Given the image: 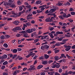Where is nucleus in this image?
Segmentation results:
<instances>
[{
    "label": "nucleus",
    "mask_w": 75,
    "mask_h": 75,
    "mask_svg": "<svg viewBox=\"0 0 75 75\" xmlns=\"http://www.w3.org/2000/svg\"><path fill=\"white\" fill-rule=\"evenodd\" d=\"M19 33H22V34H25L26 33V31H22L19 32Z\"/></svg>",
    "instance_id": "obj_36"
},
{
    "label": "nucleus",
    "mask_w": 75,
    "mask_h": 75,
    "mask_svg": "<svg viewBox=\"0 0 75 75\" xmlns=\"http://www.w3.org/2000/svg\"><path fill=\"white\" fill-rule=\"evenodd\" d=\"M0 38L1 39H4L5 38V36L4 35H2L1 36Z\"/></svg>",
    "instance_id": "obj_49"
},
{
    "label": "nucleus",
    "mask_w": 75,
    "mask_h": 75,
    "mask_svg": "<svg viewBox=\"0 0 75 75\" xmlns=\"http://www.w3.org/2000/svg\"><path fill=\"white\" fill-rule=\"evenodd\" d=\"M3 46L4 48H7L8 47V45L7 43H4L3 44Z\"/></svg>",
    "instance_id": "obj_17"
},
{
    "label": "nucleus",
    "mask_w": 75,
    "mask_h": 75,
    "mask_svg": "<svg viewBox=\"0 0 75 75\" xmlns=\"http://www.w3.org/2000/svg\"><path fill=\"white\" fill-rule=\"evenodd\" d=\"M68 41V39H63L62 40V42H66V41Z\"/></svg>",
    "instance_id": "obj_51"
},
{
    "label": "nucleus",
    "mask_w": 75,
    "mask_h": 75,
    "mask_svg": "<svg viewBox=\"0 0 75 75\" xmlns=\"http://www.w3.org/2000/svg\"><path fill=\"white\" fill-rule=\"evenodd\" d=\"M42 63L43 64H44V65H45V64H47V61H43L42 62Z\"/></svg>",
    "instance_id": "obj_29"
},
{
    "label": "nucleus",
    "mask_w": 75,
    "mask_h": 75,
    "mask_svg": "<svg viewBox=\"0 0 75 75\" xmlns=\"http://www.w3.org/2000/svg\"><path fill=\"white\" fill-rule=\"evenodd\" d=\"M60 67V64H59V63H57V62H56V67L57 68H59Z\"/></svg>",
    "instance_id": "obj_11"
},
{
    "label": "nucleus",
    "mask_w": 75,
    "mask_h": 75,
    "mask_svg": "<svg viewBox=\"0 0 75 75\" xmlns=\"http://www.w3.org/2000/svg\"><path fill=\"white\" fill-rule=\"evenodd\" d=\"M69 11H74V9L72 8H70V9L69 10Z\"/></svg>",
    "instance_id": "obj_43"
},
{
    "label": "nucleus",
    "mask_w": 75,
    "mask_h": 75,
    "mask_svg": "<svg viewBox=\"0 0 75 75\" xmlns=\"http://www.w3.org/2000/svg\"><path fill=\"white\" fill-rule=\"evenodd\" d=\"M42 33V31H39V32L38 33V35H40V34H41Z\"/></svg>",
    "instance_id": "obj_58"
},
{
    "label": "nucleus",
    "mask_w": 75,
    "mask_h": 75,
    "mask_svg": "<svg viewBox=\"0 0 75 75\" xmlns=\"http://www.w3.org/2000/svg\"><path fill=\"white\" fill-rule=\"evenodd\" d=\"M48 34L50 35V38H54V37L53 36V34H52L50 33H49Z\"/></svg>",
    "instance_id": "obj_14"
},
{
    "label": "nucleus",
    "mask_w": 75,
    "mask_h": 75,
    "mask_svg": "<svg viewBox=\"0 0 75 75\" xmlns=\"http://www.w3.org/2000/svg\"><path fill=\"white\" fill-rule=\"evenodd\" d=\"M60 44L59 42H57V44H55V46H59V45H60Z\"/></svg>",
    "instance_id": "obj_53"
},
{
    "label": "nucleus",
    "mask_w": 75,
    "mask_h": 75,
    "mask_svg": "<svg viewBox=\"0 0 75 75\" xmlns=\"http://www.w3.org/2000/svg\"><path fill=\"white\" fill-rule=\"evenodd\" d=\"M55 47V45H52L50 46V48H54Z\"/></svg>",
    "instance_id": "obj_27"
},
{
    "label": "nucleus",
    "mask_w": 75,
    "mask_h": 75,
    "mask_svg": "<svg viewBox=\"0 0 75 75\" xmlns=\"http://www.w3.org/2000/svg\"><path fill=\"white\" fill-rule=\"evenodd\" d=\"M39 40L38 39H36L35 40H34V42H33V43H34V44L36 43V42H38V41Z\"/></svg>",
    "instance_id": "obj_25"
},
{
    "label": "nucleus",
    "mask_w": 75,
    "mask_h": 75,
    "mask_svg": "<svg viewBox=\"0 0 75 75\" xmlns=\"http://www.w3.org/2000/svg\"><path fill=\"white\" fill-rule=\"evenodd\" d=\"M55 61H58L59 59V57L58 56H56L54 57Z\"/></svg>",
    "instance_id": "obj_15"
},
{
    "label": "nucleus",
    "mask_w": 75,
    "mask_h": 75,
    "mask_svg": "<svg viewBox=\"0 0 75 75\" xmlns=\"http://www.w3.org/2000/svg\"><path fill=\"white\" fill-rule=\"evenodd\" d=\"M32 15H33V14H29L28 15V16H27V17H31V16H32Z\"/></svg>",
    "instance_id": "obj_61"
},
{
    "label": "nucleus",
    "mask_w": 75,
    "mask_h": 75,
    "mask_svg": "<svg viewBox=\"0 0 75 75\" xmlns=\"http://www.w3.org/2000/svg\"><path fill=\"white\" fill-rule=\"evenodd\" d=\"M46 6H47V5H42L39 6V8H42V7H46Z\"/></svg>",
    "instance_id": "obj_41"
},
{
    "label": "nucleus",
    "mask_w": 75,
    "mask_h": 75,
    "mask_svg": "<svg viewBox=\"0 0 75 75\" xmlns=\"http://www.w3.org/2000/svg\"><path fill=\"white\" fill-rule=\"evenodd\" d=\"M36 50V48H35L30 50L29 51L30 52L31 51H34V50Z\"/></svg>",
    "instance_id": "obj_35"
},
{
    "label": "nucleus",
    "mask_w": 75,
    "mask_h": 75,
    "mask_svg": "<svg viewBox=\"0 0 75 75\" xmlns=\"http://www.w3.org/2000/svg\"><path fill=\"white\" fill-rule=\"evenodd\" d=\"M52 68H55L56 67V61L54 62L52 64Z\"/></svg>",
    "instance_id": "obj_8"
},
{
    "label": "nucleus",
    "mask_w": 75,
    "mask_h": 75,
    "mask_svg": "<svg viewBox=\"0 0 75 75\" xmlns=\"http://www.w3.org/2000/svg\"><path fill=\"white\" fill-rule=\"evenodd\" d=\"M30 68L29 69V70H32V69H34V66H30Z\"/></svg>",
    "instance_id": "obj_26"
},
{
    "label": "nucleus",
    "mask_w": 75,
    "mask_h": 75,
    "mask_svg": "<svg viewBox=\"0 0 75 75\" xmlns=\"http://www.w3.org/2000/svg\"><path fill=\"white\" fill-rule=\"evenodd\" d=\"M47 73L49 75H53L54 74V73H53V72L51 71H48Z\"/></svg>",
    "instance_id": "obj_16"
},
{
    "label": "nucleus",
    "mask_w": 75,
    "mask_h": 75,
    "mask_svg": "<svg viewBox=\"0 0 75 75\" xmlns=\"http://www.w3.org/2000/svg\"><path fill=\"white\" fill-rule=\"evenodd\" d=\"M59 18L61 19V20H63L64 19V17H63V16L62 15H60L59 16Z\"/></svg>",
    "instance_id": "obj_31"
},
{
    "label": "nucleus",
    "mask_w": 75,
    "mask_h": 75,
    "mask_svg": "<svg viewBox=\"0 0 75 75\" xmlns=\"http://www.w3.org/2000/svg\"><path fill=\"white\" fill-rule=\"evenodd\" d=\"M34 39L33 38H32V39H26V40H27V41H33V40H34Z\"/></svg>",
    "instance_id": "obj_37"
},
{
    "label": "nucleus",
    "mask_w": 75,
    "mask_h": 75,
    "mask_svg": "<svg viewBox=\"0 0 75 75\" xmlns=\"http://www.w3.org/2000/svg\"><path fill=\"white\" fill-rule=\"evenodd\" d=\"M15 64V63H13L11 65L9 66V68H11V67H13L14 66V65Z\"/></svg>",
    "instance_id": "obj_38"
},
{
    "label": "nucleus",
    "mask_w": 75,
    "mask_h": 75,
    "mask_svg": "<svg viewBox=\"0 0 75 75\" xmlns=\"http://www.w3.org/2000/svg\"><path fill=\"white\" fill-rule=\"evenodd\" d=\"M26 25L28 26H31V24L30 22H28L25 23Z\"/></svg>",
    "instance_id": "obj_20"
},
{
    "label": "nucleus",
    "mask_w": 75,
    "mask_h": 75,
    "mask_svg": "<svg viewBox=\"0 0 75 75\" xmlns=\"http://www.w3.org/2000/svg\"><path fill=\"white\" fill-rule=\"evenodd\" d=\"M9 6L10 7H12V8H14L16 7V6L14 4H9Z\"/></svg>",
    "instance_id": "obj_7"
},
{
    "label": "nucleus",
    "mask_w": 75,
    "mask_h": 75,
    "mask_svg": "<svg viewBox=\"0 0 75 75\" xmlns=\"http://www.w3.org/2000/svg\"><path fill=\"white\" fill-rule=\"evenodd\" d=\"M45 72H42L40 74L41 75H45Z\"/></svg>",
    "instance_id": "obj_59"
},
{
    "label": "nucleus",
    "mask_w": 75,
    "mask_h": 75,
    "mask_svg": "<svg viewBox=\"0 0 75 75\" xmlns=\"http://www.w3.org/2000/svg\"><path fill=\"white\" fill-rule=\"evenodd\" d=\"M13 53H16V52H17V49H13Z\"/></svg>",
    "instance_id": "obj_32"
},
{
    "label": "nucleus",
    "mask_w": 75,
    "mask_h": 75,
    "mask_svg": "<svg viewBox=\"0 0 75 75\" xmlns=\"http://www.w3.org/2000/svg\"><path fill=\"white\" fill-rule=\"evenodd\" d=\"M17 71H16V70L13 73V75H17Z\"/></svg>",
    "instance_id": "obj_40"
},
{
    "label": "nucleus",
    "mask_w": 75,
    "mask_h": 75,
    "mask_svg": "<svg viewBox=\"0 0 75 75\" xmlns=\"http://www.w3.org/2000/svg\"><path fill=\"white\" fill-rule=\"evenodd\" d=\"M3 75H8V73L6 72H4L3 73Z\"/></svg>",
    "instance_id": "obj_46"
},
{
    "label": "nucleus",
    "mask_w": 75,
    "mask_h": 75,
    "mask_svg": "<svg viewBox=\"0 0 75 75\" xmlns=\"http://www.w3.org/2000/svg\"><path fill=\"white\" fill-rule=\"evenodd\" d=\"M3 59H6L7 58V55L6 54H4L3 57Z\"/></svg>",
    "instance_id": "obj_18"
},
{
    "label": "nucleus",
    "mask_w": 75,
    "mask_h": 75,
    "mask_svg": "<svg viewBox=\"0 0 75 75\" xmlns=\"http://www.w3.org/2000/svg\"><path fill=\"white\" fill-rule=\"evenodd\" d=\"M16 57H17V55L16 54H14L13 57H12V59H14V58H16Z\"/></svg>",
    "instance_id": "obj_47"
},
{
    "label": "nucleus",
    "mask_w": 75,
    "mask_h": 75,
    "mask_svg": "<svg viewBox=\"0 0 75 75\" xmlns=\"http://www.w3.org/2000/svg\"><path fill=\"white\" fill-rule=\"evenodd\" d=\"M23 9V7L22 6H20L19 7V11H22V10Z\"/></svg>",
    "instance_id": "obj_54"
},
{
    "label": "nucleus",
    "mask_w": 75,
    "mask_h": 75,
    "mask_svg": "<svg viewBox=\"0 0 75 75\" xmlns=\"http://www.w3.org/2000/svg\"><path fill=\"white\" fill-rule=\"evenodd\" d=\"M45 10V8L42 7L40 8V10H41V11H43V10Z\"/></svg>",
    "instance_id": "obj_56"
},
{
    "label": "nucleus",
    "mask_w": 75,
    "mask_h": 75,
    "mask_svg": "<svg viewBox=\"0 0 75 75\" xmlns=\"http://www.w3.org/2000/svg\"><path fill=\"white\" fill-rule=\"evenodd\" d=\"M73 73V72L71 71H69L68 72V71H67L65 73H63V75H68V74H72Z\"/></svg>",
    "instance_id": "obj_3"
},
{
    "label": "nucleus",
    "mask_w": 75,
    "mask_h": 75,
    "mask_svg": "<svg viewBox=\"0 0 75 75\" xmlns=\"http://www.w3.org/2000/svg\"><path fill=\"white\" fill-rule=\"evenodd\" d=\"M64 47L65 48H66L65 50L66 51H69V50H71V46H67L66 45H64Z\"/></svg>",
    "instance_id": "obj_2"
},
{
    "label": "nucleus",
    "mask_w": 75,
    "mask_h": 75,
    "mask_svg": "<svg viewBox=\"0 0 75 75\" xmlns=\"http://www.w3.org/2000/svg\"><path fill=\"white\" fill-rule=\"evenodd\" d=\"M31 23L32 24H35V21H34V20L31 21Z\"/></svg>",
    "instance_id": "obj_57"
},
{
    "label": "nucleus",
    "mask_w": 75,
    "mask_h": 75,
    "mask_svg": "<svg viewBox=\"0 0 75 75\" xmlns=\"http://www.w3.org/2000/svg\"><path fill=\"white\" fill-rule=\"evenodd\" d=\"M5 68H6V67L5 66L3 65L1 67V69H3V70Z\"/></svg>",
    "instance_id": "obj_39"
},
{
    "label": "nucleus",
    "mask_w": 75,
    "mask_h": 75,
    "mask_svg": "<svg viewBox=\"0 0 75 75\" xmlns=\"http://www.w3.org/2000/svg\"><path fill=\"white\" fill-rule=\"evenodd\" d=\"M63 4V3L61 1L58 2V3L57 4V6H61L62 4Z\"/></svg>",
    "instance_id": "obj_13"
},
{
    "label": "nucleus",
    "mask_w": 75,
    "mask_h": 75,
    "mask_svg": "<svg viewBox=\"0 0 75 75\" xmlns=\"http://www.w3.org/2000/svg\"><path fill=\"white\" fill-rule=\"evenodd\" d=\"M62 72V69H59V73H61V72Z\"/></svg>",
    "instance_id": "obj_48"
},
{
    "label": "nucleus",
    "mask_w": 75,
    "mask_h": 75,
    "mask_svg": "<svg viewBox=\"0 0 75 75\" xmlns=\"http://www.w3.org/2000/svg\"><path fill=\"white\" fill-rule=\"evenodd\" d=\"M19 30V27L17 26L16 27L14 28L13 29H12V31H14V32H17V30Z\"/></svg>",
    "instance_id": "obj_6"
},
{
    "label": "nucleus",
    "mask_w": 75,
    "mask_h": 75,
    "mask_svg": "<svg viewBox=\"0 0 75 75\" xmlns=\"http://www.w3.org/2000/svg\"><path fill=\"white\" fill-rule=\"evenodd\" d=\"M59 51V50H55L54 51V52L55 53H58V52Z\"/></svg>",
    "instance_id": "obj_60"
},
{
    "label": "nucleus",
    "mask_w": 75,
    "mask_h": 75,
    "mask_svg": "<svg viewBox=\"0 0 75 75\" xmlns=\"http://www.w3.org/2000/svg\"><path fill=\"white\" fill-rule=\"evenodd\" d=\"M54 75H60V74L59 73H58L57 72H56L54 73Z\"/></svg>",
    "instance_id": "obj_64"
},
{
    "label": "nucleus",
    "mask_w": 75,
    "mask_h": 75,
    "mask_svg": "<svg viewBox=\"0 0 75 75\" xmlns=\"http://www.w3.org/2000/svg\"><path fill=\"white\" fill-rule=\"evenodd\" d=\"M69 17H71V14H69L67 15V18H68Z\"/></svg>",
    "instance_id": "obj_62"
},
{
    "label": "nucleus",
    "mask_w": 75,
    "mask_h": 75,
    "mask_svg": "<svg viewBox=\"0 0 75 75\" xmlns=\"http://www.w3.org/2000/svg\"><path fill=\"white\" fill-rule=\"evenodd\" d=\"M42 67H43V66H42V65H39L38 67L37 68L38 69H40V68H42Z\"/></svg>",
    "instance_id": "obj_23"
},
{
    "label": "nucleus",
    "mask_w": 75,
    "mask_h": 75,
    "mask_svg": "<svg viewBox=\"0 0 75 75\" xmlns=\"http://www.w3.org/2000/svg\"><path fill=\"white\" fill-rule=\"evenodd\" d=\"M56 11V9H51L49 11V12L50 13H54V11Z\"/></svg>",
    "instance_id": "obj_9"
},
{
    "label": "nucleus",
    "mask_w": 75,
    "mask_h": 75,
    "mask_svg": "<svg viewBox=\"0 0 75 75\" xmlns=\"http://www.w3.org/2000/svg\"><path fill=\"white\" fill-rule=\"evenodd\" d=\"M40 49L42 50H44L45 49V45L42 46L40 47Z\"/></svg>",
    "instance_id": "obj_21"
},
{
    "label": "nucleus",
    "mask_w": 75,
    "mask_h": 75,
    "mask_svg": "<svg viewBox=\"0 0 75 75\" xmlns=\"http://www.w3.org/2000/svg\"><path fill=\"white\" fill-rule=\"evenodd\" d=\"M49 57V56H48V55L47 54L45 55V58L46 59H48Z\"/></svg>",
    "instance_id": "obj_33"
},
{
    "label": "nucleus",
    "mask_w": 75,
    "mask_h": 75,
    "mask_svg": "<svg viewBox=\"0 0 75 75\" xmlns=\"http://www.w3.org/2000/svg\"><path fill=\"white\" fill-rule=\"evenodd\" d=\"M24 12H25V10H23V11L19 12V16H20V14H22L23 13H24Z\"/></svg>",
    "instance_id": "obj_45"
},
{
    "label": "nucleus",
    "mask_w": 75,
    "mask_h": 75,
    "mask_svg": "<svg viewBox=\"0 0 75 75\" xmlns=\"http://www.w3.org/2000/svg\"><path fill=\"white\" fill-rule=\"evenodd\" d=\"M7 64H8V62L7 61H6L3 63V65H7Z\"/></svg>",
    "instance_id": "obj_24"
},
{
    "label": "nucleus",
    "mask_w": 75,
    "mask_h": 75,
    "mask_svg": "<svg viewBox=\"0 0 75 75\" xmlns=\"http://www.w3.org/2000/svg\"><path fill=\"white\" fill-rule=\"evenodd\" d=\"M45 21L46 22H51L52 21L50 20V18H48L45 20Z\"/></svg>",
    "instance_id": "obj_12"
},
{
    "label": "nucleus",
    "mask_w": 75,
    "mask_h": 75,
    "mask_svg": "<svg viewBox=\"0 0 75 75\" xmlns=\"http://www.w3.org/2000/svg\"><path fill=\"white\" fill-rule=\"evenodd\" d=\"M72 49H75V45H74L73 46L71 47Z\"/></svg>",
    "instance_id": "obj_63"
},
{
    "label": "nucleus",
    "mask_w": 75,
    "mask_h": 75,
    "mask_svg": "<svg viewBox=\"0 0 75 75\" xmlns=\"http://www.w3.org/2000/svg\"><path fill=\"white\" fill-rule=\"evenodd\" d=\"M54 27H51L50 28L49 30L50 31H52V30H54Z\"/></svg>",
    "instance_id": "obj_42"
},
{
    "label": "nucleus",
    "mask_w": 75,
    "mask_h": 75,
    "mask_svg": "<svg viewBox=\"0 0 75 75\" xmlns=\"http://www.w3.org/2000/svg\"><path fill=\"white\" fill-rule=\"evenodd\" d=\"M55 42H56L55 41H53L52 42H50V44H55Z\"/></svg>",
    "instance_id": "obj_50"
},
{
    "label": "nucleus",
    "mask_w": 75,
    "mask_h": 75,
    "mask_svg": "<svg viewBox=\"0 0 75 75\" xmlns=\"http://www.w3.org/2000/svg\"><path fill=\"white\" fill-rule=\"evenodd\" d=\"M45 49L46 48V49H48V48H50V46L47 45H45Z\"/></svg>",
    "instance_id": "obj_30"
},
{
    "label": "nucleus",
    "mask_w": 75,
    "mask_h": 75,
    "mask_svg": "<svg viewBox=\"0 0 75 75\" xmlns=\"http://www.w3.org/2000/svg\"><path fill=\"white\" fill-rule=\"evenodd\" d=\"M71 15H72V16H74V15H75V12H71Z\"/></svg>",
    "instance_id": "obj_52"
},
{
    "label": "nucleus",
    "mask_w": 75,
    "mask_h": 75,
    "mask_svg": "<svg viewBox=\"0 0 75 75\" xmlns=\"http://www.w3.org/2000/svg\"><path fill=\"white\" fill-rule=\"evenodd\" d=\"M41 3V1H36V3L37 4H40Z\"/></svg>",
    "instance_id": "obj_19"
},
{
    "label": "nucleus",
    "mask_w": 75,
    "mask_h": 75,
    "mask_svg": "<svg viewBox=\"0 0 75 75\" xmlns=\"http://www.w3.org/2000/svg\"><path fill=\"white\" fill-rule=\"evenodd\" d=\"M18 16L17 14H16L15 13H11V15L10 16V17H14V18H16L17 17H18Z\"/></svg>",
    "instance_id": "obj_4"
},
{
    "label": "nucleus",
    "mask_w": 75,
    "mask_h": 75,
    "mask_svg": "<svg viewBox=\"0 0 75 75\" xmlns=\"http://www.w3.org/2000/svg\"><path fill=\"white\" fill-rule=\"evenodd\" d=\"M67 14H66L64 13L63 14V18H67Z\"/></svg>",
    "instance_id": "obj_34"
},
{
    "label": "nucleus",
    "mask_w": 75,
    "mask_h": 75,
    "mask_svg": "<svg viewBox=\"0 0 75 75\" xmlns=\"http://www.w3.org/2000/svg\"><path fill=\"white\" fill-rule=\"evenodd\" d=\"M35 31V30L34 28H31L26 30V33H33V31Z\"/></svg>",
    "instance_id": "obj_1"
},
{
    "label": "nucleus",
    "mask_w": 75,
    "mask_h": 75,
    "mask_svg": "<svg viewBox=\"0 0 75 75\" xmlns=\"http://www.w3.org/2000/svg\"><path fill=\"white\" fill-rule=\"evenodd\" d=\"M27 20H29L30 19H33V17H27Z\"/></svg>",
    "instance_id": "obj_55"
},
{
    "label": "nucleus",
    "mask_w": 75,
    "mask_h": 75,
    "mask_svg": "<svg viewBox=\"0 0 75 75\" xmlns=\"http://www.w3.org/2000/svg\"><path fill=\"white\" fill-rule=\"evenodd\" d=\"M7 55L8 57H10V58H11V57H13V54H8Z\"/></svg>",
    "instance_id": "obj_28"
},
{
    "label": "nucleus",
    "mask_w": 75,
    "mask_h": 75,
    "mask_svg": "<svg viewBox=\"0 0 75 75\" xmlns=\"http://www.w3.org/2000/svg\"><path fill=\"white\" fill-rule=\"evenodd\" d=\"M23 37H25V38H27V37H29L30 36L28 35V34L27 33H26L24 34H23Z\"/></svg>",
    "instance_id": "obj_10"
},
{
    "label": "nucleus",
    "mask_w": 75,
    "mask_h": 75,
    "mask_svg": "<svg viewBox=\"0 0 75 75\" xmlns=\"http://www.w3.org/2000/svg\"><path fill=\"white\" fill-rule=\"evenodd\" d=\"M33 33V35H34V37H37V33H36V32H34V33Z\"/></svg>",
    "instance_id": "obj_44"
},
{
    "label": "nucleus",
    "mask_w": 75,
    "mask_h": 75,
    "mask_svg": "<svg viewBox=\"0 0 75 75\" xmlns=\"http://www.w3.org/2000/svg\"><path fill=\"white\" fill-rule=\"evenodd\" d=\"M13 24L15 25H19V21H15L13 22Z\"/></svg>",
    "instance_id": "obj_5"
},
{
    "label": "nucleus",
    "mask_w": 75,
    "mask_h": 75,
    "mask_svg": "<svg viewBox=\"0 0 75 75\" xmlns=\"http://www.w3.org/2000/svg\"><path fill=\"white\" fill-rule=\"evenodd\" d=\"M27 26L25 24H24L23 27L22 28L23 30H25V27H27Z\"/></svg>",
    "instance_id": "obj_22"
}]
</instances>
